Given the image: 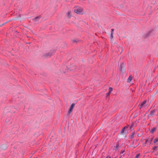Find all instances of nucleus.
<instances>
[{
  "instance_id": "1",
  "label": "nucleus",
  "mask_w": 158,
  "mask_h": 158,
  "mask_svg": "<svg viewBox=\"0 0 158 158\" xmlns=\"http://www.w3.org/2000/svg\"><path fill=\"white\" fill-rule=\"evenodd\" d=\"M153 138V137L152 136H150L146 139L145 142V145H147L149 147L150 144L151 143L152 141Z\"/></svg>"
},
{
  "instance_id": "2",
  "label": "nucleus",
  "mask_w": 158,
  "mask_h": 158,
  "mask_svg": "<svg viewBox=\"0 0 158 158\" xmlns=\"http://www.w3.org/2000/svg\"><path fill=\"white\" fill-rule=\"evenodd\" d=\"M74 11L75 13L78 14H82L83 13V9L81 7H76Z\"/></svg>"
},
{
  "instance_id": "3",
  "label": "nucleus",
  "mask_w": 158,
  "mask_h": 158,
  "mask_svg": "<svg viewBox=\"0 0 158 158\" xmlns=\"http://www.w3.org/2000/svg\"><path fill=\"white\" fill-rule=\"evenodd\" d=\"M156 111L155 109H154L151 110L150 113L148 115V117L149 118H150L153 116V115L155 114V113Z\"/></svg>"
},
{
  "instance_id": "4",
  "label": "nucleus",
  "mask_w": 158,
  "mask_h": 158,
  "mask_svg": "<svg viewBox=\"0 0 158 158\" xmlns=\"http://www.w3.org/2000/svg\"><path fill=\"white\" fill-rule=\"evenodd\" d=\"M74 106H75V104L74 103H73L71 105L70 107V108L69 110V111H68L69 114H70V113L72 111V110L73 109Z\"/></svg>"
},
{
  "instance_id": "5",
  "label": "nucleus",
  "mask_w": 158,
  "mask_h": 158,
  "mask_svg": "<svg viewBox=\"0 0 158 158\" xmlns=\"http://www.w3.org/2000/svg\"><path fill=\"white\" fill-rule=\"evenodd\" d=\"M146 102V100L144 101L143 102L141 103L140 105L139 106V108L140 109L143 106V105L145 104Z\"/></svg>"
},
{
  "instance_id": "6",
  "label": "nucleus",
  "mask_w": 158,
  "mask_h": 158,
  "mask_svg": "<svg viewBox=\"0 0 158 158\" xmlns=\"http://www.w3.org/2000/svg\"><path fill=\"white\" fill-rule=\"evenodd\" d=\"M135 123V122H133L130 127V129L131 130H132L134 129V125Z\"/></svg>"
},
{
  "instance_id": "7",
  "label": "nucleus",
  "mask_w": 158,
  "mask_h": 158,
  "mask_svg": "<svg viewBox=\"0 0 158 158\" xmlns=\"http://www.w3.org/2000/svg\"><path fill=\"white\" fill-rule=\"evenodd\" d=\"M132 78L133 77L131 76L130 75L129 76V85H132L133 84V83L131 82V81Z\"/></svg>"
},
{
  "instance_id": "8",
  "label": "nucleus",
  "mask_w": 158,
  "mask_h": 158,
  "mask_svg": "<svg viewBox=\"0 0 158 158\" xmlns=\"http://www.w3.org/2000/svg\"><path fill=\"white\" fill-rule=\"evenodd\" d=\"M71 16V11H69L67 14V16L69 18H70Z\"/></svg>"
},
{
  "instance_id": "9",
  "label": "nucleus",
  "mask_w": 158,
  "mask_h": 158,
  "mask_svg": "<svg viewBox=\"0 0 158 158\" xmlns=\"http://www.w3.org/2000/svg\"><path fill=\"white\" fill-rule=\"evenodd\" d=\"M135 131H133L132 133L131 134V136H130L131 139H132L133 138H134L135 135Z\"/></svg>"
},
{
  "instance_id": "10",
  "label": "nucleus",
  "mask_w": 158,
  "mask_h": 158,
  "mask_svg": "<svg viewBox=\"0 0 158 158\" xmlns=\"http://www.w3.org/2000/svg\"><path fill=\"white\" fill-rule=\"evenodd\" d=\"M156 127H154L150 131V132L152 133H153L154 132V131H156Z\"/></svg>"
},
{
  "instance_id": "11",
  "label": "nucleus",
  "mask_w": 158,
  "mask_h": 158,
  "mask_svg": "<svg viewBox=\"0 0 158 158\" xmlns=\"http://www.w3.org/2000/svg\"><path fill=\"white\" fill-rule=\"evenodd\" d=\"M40 18V17L37 16V17H36L34 18L33 19V20L34 21L36 22V21H38L39 19Z\"/></svg>"
},
{
  "instance_id": "12",
  "label": "nucleus",
  "mask_w": 158,
  "mask_h": 158,
  "mask_svg": "<svg viewBox=\"0 0 158 158\" xmlns=\"http://www.w3.org/2000/svg\"><path fill=\"white\" fill-rule=\"evenodd\" d=\"M120 70L121 72H123L124 70V68L122 66V64H121L120 66Z\"/></svg>"
},
{
  "instance_id": "13",
  "label": "nucleus",
  "mask_w": 158,
  "mask_h": 158,
  "mask_svg": "<svg viewBox=\"0 0 158 158\" xmlns=\"http://www.w3.org/2000/svg\"><path fill=\"white\" fill-rule=\"evenodd\" d=\"M128 127L127 126H126L125 127H124L121 130V132L122 133H123L124 132L125 129L126 128H127Z\"/></svg>"
},
{
  "instance_id": "14",
  "label": "nucleus",
  "mask_w": 158,
  "mask_h": 158,
  "mask_svg": "<svg viewBox=\"0 0 158 158\" xmlns=\"http://www.w3.org/2000/svg\"><path fill=\"white\" fill-rule=\"evenodd\" d=\"M158 141V137L156 138L154 140V143H156Z\"/></svg>"
},
{
  "instance_id": "15",
  "label": "nucleus",
  "mask_w": 158,
  "mask_h": 158,
  "mask_svg": "<svg viewBox=\"0 0 158 158\" xmlns=\"http://www.w3.org/2000/svg\"><path fill=\"white\" fill-rule=\"evenodd\" d=\"M119 145L118 143H117V144L116 146L114 147L115 150H117L119 147Z\"/></svg>"
},
{
  "instance_id": "16",
  "label": "nucleus",
  "mask_w": 158,
  "mask_h": 158,
  "mask_svg": "<svg viewBox=\"0 0 158 158\" xmlns=\"http://www.w3.org/2000/svg\"><path fill=\"white\" fill-rule=\"evenodd\" d=\"M45 57H48L50 56H51V54L50 53H48L45 55Z\"/></svg>"
},
{
  "instance_id": "17",
  "label": "nucleus",
  "mask_w": 158,
  "mask_h": 158,
  "mask_svg": "<svg viewBox=\"0 0 158 158\" xmlns=\"http://www.w3.org/2000/svg\"><path fill=\"white\" fill-rule=\"evenodd\" d=\"M157 148V146H155V147L152 148V149L156 151Z\"/></svg>"
},
{
  "instance_id": "18",
  "label": "nucleus",
  "mask_w": 158,
  "mask_h": 158,
  "mask_svg": "<svg viewBox=\"0 0 158 158\" xmlns=\"http://www.w3.org/2000/svg\"><path fill=\"white\" fill-rule=\"evenodd\" d=\"M113 90V88L112 87H110L109 88V92L110 93Z\"/></svg>"
},
{
  "instance_id": "19",
  "label": "nucleus",
  "mask_w": 158,
  "mask_h": 158,
  "mask_svg": "<svg viewBox=\"0 0 158 158\" xmlns=\"http://www.w3.org/2000/svg\"><path fill=\"white\" fill-rule=\"evenodd\" d=\"M140 156L139 154H137L135 157V158H139Z\"/></svg>"
},
{
  "instance_id": "20",
  "label": "nucleus",
  "mask_w": 158,
  "mask_h": 158,
  "mask_svg": "<svg viewBox=\"0 0 158 158\" xmlns=\"http://www.w3.org/2000/svg\"><path fill=\"white\" fill-rule=\"evenodd\" d=\"M110 93H110V92H109L108 93H107L106 94V95L107 96H108L109 95H110Z\"/></svg>"
},
{
  "instance_id": "21",
  "label": "nucleus",
  "mask_w": 158,
  "mask_h": 158,
  "mask_svg": "<svg viewBox=\"0 0 158 158\" xmlns=\"http://www.w3.org/2000/svg\"><path fill=\"white\" fill-rule=\"evenodd\" d=\"M113 33H111V34L110 36L112 38L113 37Z\"/></svg>"
},
{
  "instance_id": "22",
  "label": "nucleus",
  "mask_w": 158,
  "mask_h": 158,
  "mask_svg": "<svg viewBox=\"0 0 158 158\" xmlns=\"http://www.w3.org/2000/svg\"><path fill=\"white\" fill-rule=\"evenodd\" d=\"M114 31V30L113 29H112L111 30V33H113Z\"/></svg>"
},
{
  "instance_id": "23",
  "label": "nucleus",
  "mask_w": 158,
  "mask_h": 158,
  "mask_svg": "<svg viewBox=\"0 0 158 158\" xmlns=\"http://www.w3.org/2000/svg\"><path fill=\"white\" fill-rule=\"evenodd\" d=\"M106 158H111V157L110 156H107Z\"/></svg>"
},
{
  "instance_id": "24",
  "label": "nucleus",
  "mask_w": 158,
  "mask_h": 158,
  "mask_svg": "<svg viewBox=\"0 0 158 158\" xmlns=\"http://www.w3.org/2000/svg\"><path fill=\"white\" fill-rule=\"evenodd\" d=\"M137 115V113L135 114V116H136Z\"/></svg>"
},
{
  "instance_id": "25",
  "label": "nucleus",
  "mask_w": 158,
  "mask_h": 158,
  "mask_svg": "<svg viewBox=\"0 0 158 158\" xmlns=\"http://www.w3.org/2000/svg\"><path fill=\"white\" fill-rule=\"evenodd\" d=\"M127 81H128V78L127 79Z\"/></svg>"
},
{
  "instance_id": "26",
  "label": "nucleus",
  "mask_w": 158,
  "mask_h": 158,
  "mask_svg": "<svg viewBox=\"0 0 158 158\" xmlns=\"http://www.w3.org/2000/svg\"><path fill=\"white\" fill-rule=\"evenodd\" d=\"M123 152H124V151H123H123H122V153H122V154H123Z\"/></svg>"
},
{
  "instance_id": "27",
  "label": "nucleus",
  "mask_w": 158,
  "mask_h": 158,
  "mask_svg": "<svg viewBox=\"0 0 158 158\" xmlns=\"http://www.w3.org/2000/svg\"><path fill=\"white\" fill-rule=\"evenodd\" d=\"M156 115H158V112H157V114H156Z\"/></svg>"
},
{
  "instance_id": "28",
  "label": "nucleus",
  "mask_w": 158,
  "mask_h": 158,
  "mask_svg": "<svg viewBox=\"0 0 158 158\" xmlns=\"http://www.w3.org/2000/svg\"><path fill=\"white\" fill-rule=\"evenodd\" d=\"M4 146H5V148H6V146L5 145H4Z\"/></svg>"
},
{
  "instance_id": "29",
  "label": "nucleus",
  "mask_w": 158,
  "mask_h": 158,
  "mask_svg": "<svg viewBox=\"0 0 158 158\" xmlns=\"http://www.w3.org/2000/svg\"><path fill=\"white\" fill-rule=\"evenodd\" d=\"M131 90L132 91V89H131Z\"/></svg>"
}]
</instances>
